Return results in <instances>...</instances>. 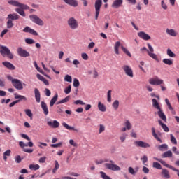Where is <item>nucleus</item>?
Masks as SVG:
<instances>
[{
    "instance_id": "nucleus-52",
    "label": "nucleus",
    "mask_w": 179,
    "mask_h": 179,
    "mask_svg": "<svg viewBox=\"0 0 179 179\" xmlns=\"http://www.w3.org/2000/svg\"><path fill=\"white\" fill-rule=\"evenodd\" d=\"M171 136V142L172 143H174V145H177V140L176 139V137L173 134L170 135Z\"/></svg>"
},
{
    "instance_id": "nucleus-18",
    "label": "nucleus",
    "mask_w": 179,
    "mask_h": 179,
    "mask_svg": "<svg viewBox=\"0 0 179 179\" xmlns=\"http://www.w3.org/2000/svg\"><path fill=\"white\" fill-rule=\"evenodd\" d=\"M138 37H140V38H142L143 40H150V36H149V34L143 32V31H141L138 34Z\"/></svg>"
},
{
    "instance_id": "nucleus-26",
    "label": "nucleus",
    "mask_w": 179,
    "mask_h": 179,
    "mask_svg": "<svg viewBox=\"0 0 179 179\" xmlns=\"http://www.w3.org/2000/svg\"><path fill=\"white\" fill-rule=\"evenodd\" d=\"M166 34H169V36H171L172 37L177 36L176 31L173 29H166Z\"/></svg>"
},
{
    "instance_id": "nucleus-40",
    "label": "nucleus",
    "mask_w": 179,
    "mask_h": 179,
    "mask_svg": "<svg viewBox=\"0 0 179 179\" xmlns=\"http://www.w3.org/2000/svg\"><path fill=\"white\" fill-rule=\"evenodd\" d=\"M99 174L103 179H112L111 178H110V176H107L105 172L100 171Z\"/></svg>"
},
{
    "instance_id": "nucleus-49",
    "label": "nucleus",
    "mask_w": 179,
    "mask_h": 179,
    "mask_svg": "<svg viewBox=\"0 0 179 179\" xmlns=\"http://www.w3.org/2000/svg\"><path fill=\"white\" fill-rule=\"evenodd\" d=\"M169 146L167 145V144H162L158 147V149L159 150H163V149H165L166 150H167Z\"/></svg>"
},
{
    "instance_id": "nucleus-61",
    "label": "nucleus",
    "mask_w": 179,
    "mask_h": 179,
    "mask_svg": "<svg viewBox=\"0 0 179 179\" xmlns=\"http://www.w3.org/2000/svg\"><path fill=\"white\" fill-rule=\"evenodd\" d=\"M15 160L16 163H20L22 162V157H20V155H17V157H15Z\"/></svg>"
},
{
    "instance_id": "nucleus-56",
    "label": "nucleus",
    "mask_w": 179,
    "mask_h": 179,
    "mask_svg": "<svg viewBox=\"0 0 179 179\" xmlns=\"http://www.w3.org/2000/svg\"><path fill=\"white\" fill-rule=\"evenodd\" d=\"M45 94L47 96V97H50V96H51V91H50V90L48 88H45Z\"/></svg>"
},
{
    "instance_id": "nucleus-34",
    "label": "nucleus",
    "mask_w": 179,
    "mask_h": 179,
    "mask_svg": "<svg viewBox=\"0 0 179 179\" xmlns=\"http://www.w3.org/2000/svg\"><path fill=\"white\" fill-rule=\"evenodd\" d=\"M173 156V152L171 150L165 152L162 155V157L166 158V157H171Z\"/></svg>"
},
{
    "instance_id": "nucleus-58",
    "label": "nucleus",
    "mask_w": 179,
    "mask_h": 179,
    "mask_svg": "<svg viewBox=\"0 0 179 179\" xmlns=\"http://www.w3.org/2000/svg\"><path fill=\"white\" fill-rule=\"evenodd\" d=\"M19 145L22 149H24V148L27 147V144L24 143L23 141H20Z\"/></svg>"
},
{
    "instance_id": "nucleus-20",
    "label": "nucleus",
    "mask_w": 179,
    "mask_h": 179,
    "mask_svg": "<svg viewBox=\"0 0 179 179\" xmlns=\"http://www.w3.org/2000/svg\"><path fill=\"white\" fill-rule=\"evenodd\" d=\"M157 114L159 118L162 120V121H164V122H167V117H166V115H164V113L163 112V110H162V109H158Z\"/></svg>"
},
{
    "instance_id": "nucleus-14",
    "label": "nucleus",
    "mask_w": 179,
    "mask_h": 179,
    "mask_svg": "<svg viewBox=\"0 0 179 179\" xmlns=\"http://www.w3.org/2000/svg\"><path fill=\"white\" fill-rule=\"evenodd\" d=\"M24 33H29L30 34H32V36H38V33L36 31V30L30 28V27H26L23 29Z\"/></svg>"
},
{
    "instance_id": "nucleus-11",
    "label": "nucleus",
    "mask_w": 179,
    "mask_h": 179,
    "mask_svg": "<svg viewBox=\"0 0 179 179\" xmlns=\"http://www.w3.org/2000/svg\"><path fill=\"white\" fill-rule=\"evenodd\" d=\"M134 145L137 148H143L144 149H147V148H150V144L143 141H136L134 142Z\"/></svg>"
},
{
    "instance_id": "nucleus-44",
    "label": "nucleus",
    "mask_w": 179,
    "mask_h": 179,
    "mask_svg": "<svg viewBox=\"0 0 179 179\" xmlns=\"http://www.w3.org/2000/svg\"><path fill=\"white\" fill-rule=\"evenodd\" d=\"M152 167L154 169H157L158 170H162V165L159 162H153Z\"/></svg>"
},
{
    "instance_id": "nucleus-23",
    "label": "nucleus",
    "mask_w": 179,
    "mask_h": 179,
    "mask_svg": "<svg viewBox=\"0 0 179 179\" xmlns=\"http://www.w3.org/2000/svg\"><path fill=\"white\" fill-rule=\"evenodd\" d=\"M20 16L17 13L9 14L7 17L8 20H17Z\"/></svg>"
},
{
    "instance_id": "nucleus-24",
    "label": "nucleus",
    "mask_w": 179,
    "mask_h": 179,
    "mask_svg": "<svg viewBox=\"0 0 179 179\" xmlns=\"http://www.w3.org/2000/svg\"><path fill=\"white\" fill-rule=\"evenodd\" d=\"M162 176L164 177V178L169 179L170 178V172H169V170L166 169H163L161 172Z\"/></svg>"
},
{
    "instance_id": "nucleus-51",
    "label": "nucleus",
    "mask_w": 179,
    "mask_h": 179,
    "mask_svg": "<svg viewBox=\"0 0 179 179\" xmlns=\"http://www.w3.org/2000/svg\"><path fill=\"white\" fill-rule=\"evenodd\" d=\"M25 43H27V44H34L36 41H34V40L31 38H26Z\"/></svg>"
},
{
    "instance_id": "nucleus-43",
    "label": "nucleus",
    "mask_w": 179,
    "mask_h": 179,
    "mask_svg": "<svg viewBox=\"0 0 179 179\" xmlns=\"http://www.w3.org/2000/svg\"><path fill=\"white\" fill-rule=\"evenodd\" d=\"M24 112H25V114H26V115H27L28 117H29V118H33V113H31V110H30V109H26L25 110H24Z\"/></svg>"
},
{
    "instance_id": "nucleus-22",
    "label": "nucleus",
    "mask_w": 179,
    "mask_h": 179,
    "mask_svg": "<svg viewBox=\"0 0 179 179\" xmlns=\"http://www.w3.org/2000/svg\"><path fill=\"white\" fill-rule=\"evenodd\" d=\"M47 124L51 128H58L59 127V122L57 120H54L53 122L48 121Z\"/></svg>"
},
{
    "instance_id": "nucleus-16",
    "label": "nucleus",
    "mask_w": 179,
    "mask_h": 179,
    "mask_svg": "<svg viewBox=\"0 0 179 179\" xmlns=\"http://www.w3.org/2000/svg\"><path fill=\"white\" fill-rule=\"evenodd\" d=\"M123 2V0H115L111 6L115 9H118V8L121 7V5H122Z\"/></svg>"
},
{
    "instance_id": "nucleus-64",
    "label": "nucleus",
    "mask_w": 179,
    "mask_h": 179,
    "mask_svg": "<svg viewBox=\"0 0 179 179\" xmlns=\"http://www.w3.org/2000/svg\"><path fill=\"white\" fill-rule=\"evenodd\" d=\"M45 160H47V157H42L39 159V163H45Z\"/></svg>"
},
{
    "instance_id": "nucleus-46",
    "label": "nucleus",
    "mask_w": 179,
    "mask_h": 179,
    "mask_svg": "<svg viewBox=\"0 0 179 179\" xmlns=\"http://www.w3.org/2000/svg\"><path fill=\"white\" fill-rule=\"evenodd\" d=\"M121 49L124 52V54H127L128 55V57H132V55H131V52H129L128 49H127L125 47L122 45Z\"/></svg>"
},
{
    "instance_id": "nucleus-31",
    "label": "nucleus",
    "mask_w": 179,
    "mask_h": 179,
    "mask_svg": "<svg viewBox=\"0 0 179 179\" xmlns=\"http://www.w3.org/2000/svg\"><path fill=\"white\" fill-rule=\"evenodd\" d=\"M152 106L156 108L157 110H160L162 109L160 108V105L159 104V102H157V100H156V99H152Z\"/></svg>"
},
{
    "instance_id": "nucleus-39",
    "label": "nucleus",
    "mask_w": 179,
    "mask_h": 179,
    "mask_svg": "<svg viewBox=\"0 0 179 179\" xmlns=\"http://www.w3.org/2000/svg\"><path fill=\"white\" fill-rule=\"evenodd\" d=\"M124 124L127 131H131L132 128V124H131V122H129V120H126Z\"/></svg>"
},
{
    "instance_id": "nucleus-28",
    "label": "nucleus",
    "mask_w": 179,
    "mask_h": 179,
    "mask_svg": "<svg viewBox=\"0 0 179 179\" xmlns=\"http://www.w3.org/2000/svg\"><path fill=\"white\" fill-rule=\"evenodd\" d=\"M158 124L162 127V128L164 129L165 132H169L170 129H169V127L166 125L162 120H158Z\"/></svg>"
},
{
    "instance_id": "nucleus-36",
    "label": "nucleus",
    "mask_w": 179,
    "mask_h": 179,
    "mask_svg": "<svg viewBox=\"0 0 179 179\" xmlns=\"http://www.w3.org/2000/svg\"><path fill=\"white\" fill-rule=\"evenodd\" d=\"M128 171L129 174H131V176H135V174L138 173V170L135 171V169H134V168H132L131 166H129L128 168Z\"/></svg>"
},
{
    "instance_id": "nucleus-42",
    "label": "nucleus",
    "mask_w": 179,
    "mask_h": 179,
    "mask_svg": "<svg viewBox=\"0 0 179 179\" xmlns=\"http://www.w3.org/2000/svg\"><path fill=\"white\" fill-rule=\"evenodd\" d=\"M162 62H164V64H166V65H173V60L170 59H164Z\"/></svg>"
},
{
    "instance_id": "nucleus-17",
    "label": "nucleus",
    "mask_w": 179,
    "mask_h": 179,
    "mask_svg": "<svg viewBox=\"0 0 179 179\" xmlns=\"http://www.w3.org/2000/svg\"><path fill=\"white\" fill-rule=\"evenodd\" d=\"M2 64L4 65V66L8 69H10V71H15L16 69L15 66L9 62H3Z\"/></svg>"
},
{
    "instance_id": "nucleus-19",
    "label": "nucleus",
    "mask_w": 179,
    "mask_h": 179,
    "mask_svg": "<svg viewBox=\"0 0 179 179\" xmlns=\"http://www.w3.org/2000/svg\"><path fill=\"white\" fill-rule=\"evenodd\" d=\"M34 94H35V99L36 103H40L41 99V94H40V90L38 89H34Z\"/></svg>"
},
{
    "instance_id": "nucleus-60",
    "label": "nucleus",
    "mask_w": 179,
    "mask_h": 179,
    "mask_svg": "<svg viewBox=\"0 0 179 179\" xmlns=\"http://www.w3.org/2000/svg\"><path fill=\"white\" fill-rule=\"evenodd\" d=\"M74 104H80L81 106H85V104H86L85 102H83L82 100H77L75 101Z\"/></svg>"
},
{
    "instance_id": "nucleus-10",
    "label": "nucleus",
    "mask_w": 179,
    "mask_h": 179,
    "mask_svg": "<svg viewBox=\"0 0 179 179\" xmlns=\"http://www.w3.org/2000/svg\"><path fill=\"white\" fill-rule=\"evenodd\" d=\"M122 68L127 76H129V78H134V70H132L131 66L128 65H124Z\"/></svg>"
},
{
    "instance_id": "nucleus-9",
    "label": "nucleus",
    "mask_w": 179,
    "mask_h": 179,
    "mask_svg": "<svg viewBox=\"0 0 179 179\" xmlns=\"http://www.w3.org/2000/svg\"><path fill=\"white\" fill-rule=\"evenodd\" d=\"M151 132L153 138H155L156 141L159 142V143H163V141L160 138V136H162V133L160 131L156 132V129L155 127H152Z\"/></svg>"
},
{
    "instance_id": "nucleus-1",
    "label": "nucleus",
    "mask_w": 179,
    "mask_h": 179,
    "mask_svg": "<svg viewBox=\"0 0 179 179\" xmlns=\"http://www.w3.org/2000/svg\"><path fill=\"white\" fill-rule=\"evenodd\" d=\"M8 3H9V5H12L13 6H17V8H15V12H17V13H19V15H20L21 16H23V17H26V13H24V10H23V9H29V6L13 0H9L8 1Z\"/></svg>"
},
{
    "instance_id": "nucleus-30",
    "label": "nucleus",
    "mask_w": 179,
    "mask_h": 179,
    "mask_svg": "<svg viewBox=\"0 0 179 179\" xmlns=\"http://www.w3.org/2000/svg\"><path fill=\"white\" fill-rule=\"evenodd\" d=\"M57 100H58V94H56L53 98L50 100V107H54L55 103H57Z\"/></svg>"
},
{
    "instance_id": "nucleus-13",
    "label": "nucleus",
    "mask_w": 179,
    "mask_h": 179,
    "mask_svg": "<svg viewBox=\"0 0 179 179\" xmlns=\"http://www.w3.org/2000/svg\"><path fill=\"white\" fill-rule=\"evenodd\" d=\"M17 52L20 57H30V53L27 52V50L20 47L17 49Z\"/></svg>"
},
{
    "instance_id": "nucleus-4",
    "label": "nucleus",
    "mask_w": 179,
    "mask_h": 179,
    "mask_svg": "<svg viewBox=\"0 0 179 179\" xmlns=\"http://www.w3.org/2000/svg\"><path fill=\"white\" fill-rule=\"evenodd\" d=\"M0 53L3 57L6 55L10 59H13V54L10 52V50L6 46H0Z\"/></svg>"
},
{
    "instance_id": "nucleus-5",
    "label": "nucleus",
    "mask_w": 179,
    "mask_h": 179,
    "mask_svg": "<svg viewBox=\"0 0 179 179\" xmlns=\"http://www.w3.org/2000/svg\"><path fill=\"white\" fill-rule=\"evenodd\" d=\"M67 24L71 30H76L79 27V23L78 22V20L73 17H70L67 20Z\"/></svg>"
},
{
    "instance_id": "nucleus-47",
    "label": "nucleus",
    "mask_w": 179,
    "mask_h": 179,
    "mask_svg": "<svg viewBox=\"0 0 179 179\" xmlns=\"http://www.w3.org/2000/svg\"><path fill=\"white\" fill-rule=\"evenodd\" d=\"M80 85V83H79V80H78L77 78H74L73 86H74V87H79Z\"/></svg>"
},
{
    "instance_id": "nucleus-6",
    "label": "nucleus",
    "mask_w": 179,
    "mask_h": 179,
    "mask_svg": "<svg viewBox=\"0 0 179 179\" xmlns=\"http://www.w3.org/2000/svg\"><path fill=\"white\" fill-rule=\"evenodd\" d=\"M102 5V0H96L95 1V20H97V19H99V15H100V9L101 8Z\"/></svg>"
},
{
    "instance_id": "nucleus-53",
    "label": "nucleus",
    "mask_w": 179,
    "mask_h": 179,
    "mask_svg": "<svg viewBox=\"0 0 179 179\" xmlns=\"http://www.w3.org/2000/svg\"><path fill=\"white\" fill-rule=\"evenodd\" d=\"M107 162H108V160L107 159H105V160L100 159V160H96L95 163L96 164H103V163H107Z\"/></svg>"
},
{
    "instance_id": "nucleus-32",
    "label": "nucleus",
    "mask_w": 179,
    "mask_h": 179,
    "mask_svg": "<svg viewBox=\"0 0 179 179\" xmlns=\"http://www.w3.org/2000/svg\"><path fill=\"white\" fill-rule=\"evenodd\" d=\"M15 99H20L18 100H20V101H22V100H24V101H26L27 100V98H26V96H23V95H19L17 94H15Z\"/></svg>"
},
{
    "instance_id": "nucleus-50",
    "label": "nucleus",
    "mask_w": 179,
    "mask_h": 179,
    "mask_svg": "<svg viewBox=\"0 0 179 179\" xmlns=\"http://www.w3.org/2000/svg\"><path fill=\"white\" fill-rule=\"evenodd\" d=\"M71 89H72V87L71 85H69L67 87L64 89V93L66 94H69V93H71Z\"/></svg>"
},
{
    "instance_id": "nucleus-25",
    "label": "nucleus",
    "mask_w": 179,
    "mask_h": 179,
    "mask_svg": "<svg viewBox=\"0 0 179 179\" xmlns=\"http://www.w3.org/2000/svg\"><path fill=\"white\" fill-rule=\"evenodd\" d=\"M121 45V42L120 41H117L115 43V46H114V50H115V52L117 55H120V46Z\"/></svg>"
},
{
    "instance_id": "nucleus-7",
    "label": "nucleus",
    "mask_w": 179,
    "mask_h": 179,
    "mask_svg": "<svg viewBox=\"0 0 179 179\" xmlns=\"http://www.w3.org/2000/svg\"><path fill=\"white\" fill-rule=\"evenodd\" d=\"M149 83H150V85H153L155 86H159V85H163V83H164V81L163 80L159 78V77L155 76L154 78L149 79Z\"/></svg>"
},
{
    "instance_id": "nucleus-37",
    "label": "nucleus",
    "mask_w": 179,
    "mask_h": 179,
    "mask_svg": "<svg viewBox=\"0 0 179 179\" xmlns=\"http://www.w3.org/2000/svg\"><path fill=\"white\" fill-rule=\"evenodd\" d=\"M30 170L36 171L40 169V165L38 164H30L29 165Z\"/></svg>"
},
{
    "instance_id": "nucleus-59",
    "label": "nucleus",
    "mask_w": 179,
    "mask_h": 179,
    "mask_svg": "<svg viewBox=\"0 0 179 179\" xmlns=\"http://www.w3.org/2000/svg\"><path fill=\"white\" fill-rule=\"evenodd\" d=\"M141 160L142 161L143 164H145L148 162V156L144 155L143 157L141 158Z\"/></svg>"
},
{
    "instance_id": "nucleus-29",
    "label": "nucleus",
    "mask_w": 179,
    "mask_h": 179,
    "mask_svg": "<svg viewBox=\"0 0 179 179\" xmlns=\"http://www.w3.org/2000/svg\"><path fill=\"white\" fill-rule=\"evenodd\" d=\"M98 108L102 113H106V111H107V108H106V106L101 103V102L98 103Z\"/></svg>"
},
{
    "instance_id": "nucleus-41",
    "label": "nucleus",
    "mask_w": 179,
    "mask_h": 179,
    "mask_svg": "<svg viewBox=\"0 0 179 179\" xmlns=\"http://www.w3.org/2000/svg\"><path fill=\"white\" fill-rule=\"evenodd\" d=\"M111 93H113V90H109L107 92V101L108 103H111Z\"/></svg>"
},
{
    "instance_id": "nucleus-15",
    "label": "nucleus",
    "mask_w": 179,
    "mask_h": 179,
    "mask_svg": "<svg viewBox=\"0 0 179 179\" xmlns=\"http://www.w3.org/2000/svg\"><path fill=\"white\" fill-rule=\"evenodd\" d=\"M65 3L69 5V6H73V8H76L79 3L76 0H63Z\"/></svg>"
},
{
    "instance_id": "nucleus-57",
    "label": "nucleus",
    "mask_w": 179,
    "mask_h": 179,
    "mask_svg": "<svg viewBox=\"0 0 179 179\" xmlns=\"http://www.w3.org/2000/svg\"><path fill=\"white\" fill-rule=\"evenodd\" d=\"M51 148H61V146H62V142H60L57 144H52Z\"/></svg>"
},
{
    "instance_id": "nucleus-45",
    "label": "nucleus",
    "mask_w": 179,
    "mask_h": 179,
    "mask_svg": "<svg viewBox=\"0 0 179 179\" xmlns=\"http://www.w3.org/2000/svg\"><path fill=\"white\" fill-rule=\"evenodd\" d=\"M7 29H12L13 27V22L10 20H8L7 23H6Z\"/></svg>"
},
{
    "instance_id": "nucleus-55",
    "label": "nucleus",
    "mask_w": 179,
    "mask_h": 179,
    "mask_svg": "<svg viewBox=\"0 0 179 179\" xmlns=\"http://www.w3.org/2000/svg\"><path fill=\"white\" fill-rule=\"evenodd\" d=\"M81 57L83 59H85V61H87V59H89V55H87L86 53H82Z\"/></svg>"
},
{
    "instance_id": "nucleus-21",
    "label": "nucleus",
    "mask_w": 179,
    "mask_h": 179,
    "mask_svg": "<svg viewBox=\"0 0 179 179\" xmlns=\"http://www.w3.org/2000/svg\"><path fill=\"white\" fill-rule=\"evenodd\" d=\"M41 107L43 111V114H45V115H48V106H47V103L44 101H41Z\"/></svg>"
},
{
    "instance_id": "nucleus-12",
    "label": "nucleus",
    "mask_w": 179,
    "mask_h": 179,
    "mask_svg": "<svg viewBox=\"0 0 179 179\" xmlns=\"http://www.w3.org/2000/svg\"><path fill=\"white\" fill-rule=\"evenodd\" d=\"M12 85L17 90H22L23 89V84H22V81H20L19 79H14Z\"/></svg>"
},
{
    "instance_id": "nucleus-38",
    "label": "nucleus",
    "mask_w": 179,
    "mask_h": 179,
    "mask_svg": "<svg viewBox=\"0 0 179 179\" xmlns=\"http://www.w3.org/2000/svg\"><path fill=\"white\" fill-rule=\"evenodd\" d=\"M59 169V164L58 163V161H55V168L52 170V173L55 174L57 173V170Z\"/></svg>"
},
{
    "instance_id": "nucleus-54",
    "label": "nucleus",
    "mask_w": 179,
    "mask_h": 179,
    "mask_svg": "<svg viewBox=\"0 0 179 179\" xmlns=\"http://www.w3.org/2000/svg\"><path fill=\"white\" fill-rule=\"evenodd\" d=\"M57 112L59 114H61L62 113H64V107L61 106H57Z\"/></svg>"
},
{
    "instance_id": "nucleus-27",
    "label": "nucleus",
    "mask_w": 179,
    "mask_h": 179,
    "mask_svg": "<svg viewBox=\"0 0 179 179\" xmlns=\"http://www.w3.org/2000/svg\"><path fill=\"white\" fill-rule=\"evenodd\" d=\"M62 125L66 128V129H68L69 131H76V132H78V129H76L73 127L69 126L66 122H62Z\"/></svg>"
},
{
    "instance_id": "nucleus-35",
    "label": "nucleus",
    "mask_w": 179,
    "mask_h": 179,
    "mask_svg": "<svg viewBox=\"0 0 179 179\" xmlns=\"http://www.w3.org/2000/svg\"><path fill=\"white\" fill-rule=\"evenodd\" d=\"M166 54L171 58H176V53L173 52L170 49H167Z\"/></svg>"
},
{
    "instance_id": "nucleus-62",
    "label": "nucleus",
    "mask_w": 179,
    "mask_h": 179,
    "mask_svg": "<svg viewBox=\"0 0 179 179\" xmlns=\"http://www.w3.org/2000/svg\"><path fill=\"white\" fill-rule=\"evenodd\" d=\"M120 139L121 142H125V139H127V134H122L120 137Z\"/></svg>"
},
{
    "instance_id": "nucleus-63",
    "label": "nucleus",
    "mask_w": 179,
    "mask_h": 179,
    "mask_svg": "<svg viewBox=\"0 0 179 179\" xmlns=\"http://www.w3.org/2000/svg\"><path fill=\"white\" fill-rule=\"evenodd\" d=\"M8 31H9V30H8V29H3L2 31H1V34H0V37H3V36H5L6 34V33H8Z\"/></svg>"
},
{
    "instance_id": "nucleus-48",
    "label": "nucleus",
    "mask_w": 179,
    "mask_h": 179,
    "mask_svg": "<svg viewBox=\"0 0 179 179\" xmlns=\"http://www.w3.org/2000/svg\"><path fill=\"white\" fill-rule=\"evenodd\" d=\"M65 82H69V83H71L72 82V77L69 75H66L64 77Z\"/></svg>"
},
{
    "instance_id": "nucleus-33",
    "label": "nucleus",
    "mask_w": 179,
    "mask_h": 179,
    "mask_svg": "<svg viewBox=\"0 0 179 179\" xmlns=\"http://www.w3.org/2000/svg\"><path fill=\"white\" fill-rule=\"evenodd\" d=\"M112 106L113 107L114 110H118V107H120V101L115 100L112 104Z\"/></svg>"
},
{
    "instance_id": "nucleus-3",
    "label": "nucleus",
    "mask_w": 179,
    "mask_h": 179,
    "mask_svg": "<svg viewBox=\"0 0 179 179\" xmlns=\"http://www.w3.org/2000/svg\"><path fill=\"white\" fill-rule=\"evenodd\" d=\"M104 166L108 170H111L112 171H120L121 167L120 166L115 164L114 161L110 160L109 163H105Z\"/></svg>"
},
{
    "instance_id": "nucleus-2",
    "label": "nucleus",
    "mask_w": 179,
    "mask_h": 179,
    "mask_svg": "<svg viewBox=\"0 0 179 179\" xmlns=\"http://www.w3.org/2000/svg\"><path fill=\"white\" fill-rule=\"evenodd\" d=\"M147 45H148V48H146V47H143L141 49V51H147L150 58H152V59H155V61H157V62H159V57H157V55L153 53L155 52V49H153V47H152L150 43H148Z\"/></svg>"
},
{
    "instance_id": "nucleus-8",
    "label": "nucleus",
    "mask_w": 179,
    "mask_h": 179,
    "mask_svg": "<svg viewBox=\"0 0 179 179\" xmlns=\"http://www.w3.org/2000/svg\"><path fill=\"white\" fill-rule=\"evenodd\" d=\"M29 18L31 22H33L36 24H38V26H44V22L43 21V20L38 17V16L36 15H32L29 16Z\"/></svg>"
}]
</instances>
